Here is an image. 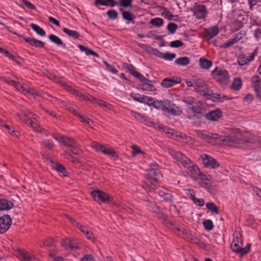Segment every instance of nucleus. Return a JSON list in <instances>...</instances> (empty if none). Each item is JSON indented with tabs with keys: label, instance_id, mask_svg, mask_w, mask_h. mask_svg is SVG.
<instances>
[{
	"label": "nucleus",
	"instance_id": "obj_1",
	"mask_svg": "<svg viewBox=\"0 0 261 261\" xmlns=\"http://www.w3.org/2000/svg\"><path fill=\"white\" fill-rule=\"evenodd\" d=\"M169 153L173 158L181 164L185 168L189 169L191 176L194 180H198L201 172L197 165H194L188 158L179 151L171 149L169 151Z\"/></svg>",
	"mask_w": 261,
	"mask_h": 261
},
{
	"label": "nucleus",
	"instance_id": "obj_2",
	"mask_svg": "<svg viewBox=\"0 0 261 261\" xmlns=\"http://www.w3.org/2000/svg\"><path fill=\"white\" fill-rule=\"evenodd\" d=\"M161 176L159 166L156 164H151L148 170L147 176L145 178L143 186L146 191L155 190L156 182Z\"/></svg>",
	"mask_w": 261,
	"mask_h": 261
},
{
	"label": "nucleus",
	"instance_id": "obj_3",
	"mask_svg": "<svg viewBox=\"0 0 261 261\" xmlns=\"http://www.w3.org/2000/svg\"><path fill=\"white\" fill-rule=\"evenodd\" d=\"M159 109H161L164 112L173 116H179L182 113V110L179 107L167 99L159 100Z\"/></svg>",
	"mask_w": 261,
	"mask_h": 261
},
{
	"label": "nucleus",
	"instance_id": "obj_4",
	"mask_svg": "<svg viewBox=\"0 0 261 261\" xmlns=\"http://www.w3.org/2000/svg\"><path fill=\"white\" fill-rule=\"evenodd\" d=\"M65 88L66 90L70 92L72 94L79 97L82 100L91 101L92 102H95L100 106L105 107L109 109H110L111 108V105L106 102V101L101 99H96L95 98L92 97L91 98H89L87 95L83 94L82 93L74 89L73 88L68 85L65 84Z\"/></svg>",
	"mask_w": 261,
	"mask_h": 261
},
{
	"label": "nucleus",
	"instance_id": "obj_5",
	"mask_svg": "<svg viewBox=\"0 0 261 261\" xmlns=\"http://www.w3.org/2000/svg\"><path fill=\"white\" fill-rule=\"evenodd\" d=\"M21 111L24 117L23 121L25 123L30 126L35 132H40L41 128L36 122L38 117L25 108L23 107Z\"/></svg>",
	"mask_w": 261,
	"mask_h": 261
},
{
	"label": "nucleus",
	"instance_id": "obj_6",
	"mask_svg": "<svg viewBox=\"0 0 261 261\" xmlns=\"http://www.w3.org/2000/svg\"><path fill=\"white\" fill-rule=\"evenodd\" d=\"M6 82L13 86L18 91L23 93L30 98H35L36 96L40 95L39 93L36 90L24 87L18 82L12 80H6Z\"/></svg>",
	"mask_w": 261,
	"mask_h": 261
},
{
	"label": "nucleus",
	"instance_id": "obj_7",
	"mask_svg": "<svg viewBox=\"0 0 261 261\" xmlns=\"http://www.w3.org/2000/svg\"><path fill=\"white\" fill-rule=\"evenodd\" d=\"M6 82L13 86L18 91L23 93L30 98H35L36 96L40 95L39 93L36 90L24 87L18 82L12 80H6Z\"/></svg>",
	"mask_w": 261,
	"mask_h": 261
},
{
	"label": "nucleus",
	"instance_id": "obj_8",
	"mask_svg": "<svg viewBox=\"0 0 261 261\" xmlns=\"http://www.w3.org/2000/svg\"><path fill=\"white\" fill-rule=\"evenodd\" d=\"M242 241L241 237H236L233 239L230 247L233 252L243 256L249 251L251 245L248 244L244 248H242Z\"/></svg>",
	"mask_w": 261,
	"mask_h": 261
},
{
	"label": "nucleus",
	"instance_id": "obj_9",
	"mask_svg": "<svg viewBox=\"0 0 261 261\" xmlns=\"http://www.w3.org/2000/svg\"><path fill=\"white\" fill-rule=\"evenodd\" d=\"M90 146L96 151H101L103 154L109 155L114 159H116L118 158V156L114 150L107 148L103 145L99 144L97 142L93 141L91 142Z\"/></svg>",
	"mask_w": 261,
	"mask_h": 261
},
{
	"label": "nucleus",
	"instance_id": "obj_10",
	"mask_svg": "<svg viewBox=\"0 0 261 261\" xmlns=\"http://www.w3.org/2000/svg\"><path fill=\"white\" fill-rule=\"evenodd\" d=\"M215 79L219 83L226 82L229 78L227 71L219 67H216L211 72Z\"/></svg>",
	"mask_w": 261,
	"mask_h": 261
},
{
	"label": "nucleus",
	"instance_id": "obj_11",
	"mask_svg": "<svg viewBox=\"0 0 261 261\" xmlns=\"http://www.w3.org/2000/svg\"><path fill=\"white\" fill-rule=\"evenodd\" d=\"M138 79L141 82L139 85V86L142 90L148 92H154L156 91V89L153 84V82L145 78L142 74Z\"/></svg>",
	"mask_w": 261,
	"mask_h": 261
},
{
	"label": "nucleus",
	"instance_id": "obj_12",
	"mask_svg": "<svg viewBox=\"0 0 261 261\" xmlns=\"http://www.w3.org/2000/svg\"><path fill=\"white\" fill-rule=\"evenodd\" d=\"M203 165L206 167H211L212 168H217L219 167V163L212 156L202 154L200 156Z\"/></svg>",
	"mask_w": 261,
	"mask_h": 261
},
{
	"label": "nucleus",
	"instance_id": "obj_13",
	"mask_svg": "<svg viewBox=\"0 0 261 261\" xmlns=\"http://www.w3.org/2000/svg\"><path fill=\"white\" fill-rule=\"evenodd\" d=\"M194 15L197 19H203L205 17L207 14L206 7L202 5L195 4L192 8Z\"/></svg>",
	"mask_w": 261,
	"mask_h": 261
},
{
	"label": "nucleus",
	"instance_id": "obj_14",
	"mask_svg": "<svg viewBox=\"0 0 261 261\" xmlns=\"http://www.w3.org/2000/svg\"><path fill=\"white\" fill-rule=\"evenodd\" d=\"M12 224V219L8 215H4L0 217V233L2 234L7 231Z\"/></svg>",
	"mask_w": 261,
	"mask_h": 261
},
{
	"label": "nucleus",
	"instance_id": "obj_15",
	"mask_svg": "<svg viewBox=\"0 0 261 261\" xmlns=\"http://www.w3.org/2000/svg\"><path fill=\"white\" fill-rule=\"evenodd\" d=\"M53 137L68 147L73 148L75 147V142L71 138L60 135H54Z\"/></svg>",
	"mask_w": 261,
	"mask_h": 261
},
{
	"label": "nucleus",
	"instance_id": "obj_16",
	"mask_svg": "<svg viewBox=\"0 0 261 261\" xmlns=\"http://www.w3.org/2000/svg\"><path fill=\"white\" fill-rule=\"evenodd\" d=\"M241 136L240 134H238L235 137L228 136H224L223 138L220 137V138L217 140L225 142L226 145L231 146L243 143V141L240 139Z\"/></svg>",
	"mask_w": 261,
	"mask_h": 261
},
{
	"label": "nucleus",
	"instance_id": "obj_17",
	"mask_svg": "<svg viewBox=\"0 0 261 261\" xmlns=\"http://www.w3.org/2000/svg\"><path fill=\"white\" fill-rule=\"evenodd\" d=\"M194 132L199 138L203 140H207L208 139L218 140L220 138V136L218 134H212L205 130H195Z\"/></svg>",
	"mask_w": 261,
	"mask_h": 261
},
{
	"label": "nucleus",
	"instance_id": "obj_18",
	"mask_svg": "<svg viewBox=\"0 0 261 261\" xmlns=\"http://www.w3.org/2000/svg\"><path fill=\"white\" fill-rule=\"evenodd\" d=\"M257 49L256 48L253 52L248 57H246L244 54L240 55L238 59V64L241 66H243L248 64L250 62L254 60V57L257 55Z\"/></svg>",
	"mask_w": 261,
	"mask_h": 261
},
{
	"label": "nucleus",
	"instance_id": "obj_19",
	"mask_svg": "<svg viewBox=\"0 0 261 261\" xmlns=\"http://www.w3.org/2000/svg\"><path fill=\"white\" fill-rule=\"evenodd\" d=\"M91 195L95 201H101L105 202L110 199L109 196L100 190H95L91 192Z\"/></svg>",
	"mask_w": 261,
	"mask_h": 261
},
{
	"label": "nucleus",
	"instance_id": "obj_20",
	"mask_svg": "<svg viewBox=\"0 0 261 261\" xmlns=\"http://www.w3.org/2000/svg\"><path fill=\"white\" fill-rule=\"evenodd\" d=\"M222 116V112L219 109L209 111L205 115L206 119L210 121H217Z\"/></svg>",
	"mask_w": 261,
	"mask_h": 261
},
{
	"label": "nucleus",
	"instance_id": "obj_21",
	"mask_svg": "<svg viewBox=\"0 0 261 261\" xmlns=\"http://www.w3.org/2000/svg\"><path fill=\"white\" fill-rule=\"evenodd\" d=\"M180 82L181 80L179 77L165 78L162 81L161 86L165 88H168L180 83Z\"/></svg>",
	"mask_w": 261,
	"mask_h": 261
},
{
	"label": "nucleus",
	"instance_id": "obj_22",
	"mask_svg": "<svg viewBox=\"0 0 261 261\" xmlns=\"http://www.w3.org/2000/svg\"><path fill=\"white\" fill-rule=\"evenodd\" d=\"M201 103L196 100L192 105L187 106V113H191V116H194L196 113L200 112Z\"/></svg>",
	"mask_w": 261,
	"mask_h": 261
},
{
	"label": "nucleus",
	"instance_id": "obj_23",
	"mask_svg": "<svg viewBox=\"0 0 261 261\" xmlns=\"http://www.w3.org/2000/svg\"><path fill=\"white\" fill-rule=\"evenodd\" d=\"M61 245L67 250H73L78 249L79 247L77 244L72 242L69 239H66L61 242Z\"/></svg>",
	"mask_w": 261,
	"mask_h": 261
},
{
	"label": "nucleus",
	"instance_id": "obj_24",
	"mask_svg": "<svg viewBox=\"0 0 261 261\" xmlns=\"http://www.w3.org/2000/svg\"><path fill=\"white\" fill-rule=\"evenodd\" d=\"M14 204L12 201L4 198H0V211H7L12 208Z\"/></svg>",
	"mask_w": 261,
	"mask_h": 261
},
{
	"label": "nucleus",
	"instance_id": "obj_25",
	"mask_svg": "<svg viewBox=\"0 0 261 261\" xmlns=\"http://www.w3.org/2000/svg\"><path fill=\"white\" fill-rule=\"evenodd\" d=\"M219 32V29L217 26H214L207 30L205 33V38L207 40H210L215 37Z\"/></svg>",
	"mask_w": 261,
	"mask_h": 261
},
{
	"label": "nucleus",
	"instance_id": "obj_26",
	"mask_svg": "<svg viewBox=\"0 0 261 261\" xmlns=\"http://www.w3.org/2000/svg\"><path fill=\"white\" fill-rule=\"evenodd\" d=\"M23 38L32 46L38 48H43L44 47V43L40 40L31 37H23Z\"/></svg>",
	"mask_w": 261,
	"mask_h": 261
},
{
	"label": "nucleus",
	"instance_id": "obj_27",
	"mask_svg": "<svg viewBox=\"0 0 261 261\" xmlns=\"http://www.w3.org/2000/svg\"><path fill=\"white\" fill-rule=\"evenodd\" d=\"M159 195L167 201H171L172 196L170 191L166 188H162L158 191Z\"/></svg>",
	"mask_w": 261,
	"mask_h": 261
},
{
	"label": "nucleus",
	"instance_id": "obj_28",
	"mask_svg": "<svg viewBox=\"0 0 261 261\" xmlns=\"http://www.w3.org/2000/svg\"><path fill=\"white\" fill-rule=\"evenodd\" d=\"M130 114L136 119L140 120L143 123H146L149 122V118L141 113L132 110L130 111Z\"/></svg>",
	"mask_w": 261,
	"mask_h": 261
},
{
	"label": "nucleus",
	"instance_id": "obj_29",
	"mask_svg": "<svg viewBox=\"0 0 261 261\" xmlns=\"http://www.w3.org/2000/svg\"><path fill=\"white\" fill-rule=\"evenodd\" d=\"M70 111H71L75 115L77 116L80 119V120L83 122L90 125L91 123H93V121L89 118L87 117L84 115L80 114L76 110H74L72 108L70 109Z\"/></svg>",
	"mask_w": 261,
	"mask_h": 261
},
{
	"label": "nucleus",
	"instance_id": "obj_30",
	"mask_svg": "<svg viewBox=\"0 0 261 261\" xmlns=\"http://www.w3.org/2000/svg\"><path fill=\"white\" fill-rule=\"evenodd\" d=\"M123 67L128 70L130 74L134 77L139 79V77L142 75L137 71H136L135 68L133 65L127 63H124L122 64Z\"/></svg>",
	"mask_w": 261,
	"mask_h": 261
},
{
	"label": "nucleus",
	"instance_id": "obj_31",
	"mask_svg": "<svg viewBox=\"0 0 261 261\" xmlns=\"http://www.w3.org/2000/svg\"><path fill=\"white\" fill-rule=\"evenodd\" d=\"M130 96L135 101L140 103H145L146 102V99L147 96L139 93H132L130 94Z\"/></svg>",
	"mask_w": 261,
	"mask_h": 261
},
{
	"label": "nucleus",
	"instance_id": "obj_32",
	"mask_svg": "<svg viewBox=\"0 0 261 261\" xmlns=\"http://www.w3.org/2000/svg\"><path fill=\"white\" fill-rule=\"evenodd\" d=\"M212 62L210 60L201 58L199 59V66L203 69H208L212 65Z\"/></svg>",
	"mask_w": 261,
	"mask_h": 261
},
{
	"label": "nucleus",
	"instance_id": "obj_33",
	"mask_svg": "<svg viewBox=\"0 0 261 261\" xmlns=\"http://www.w3.org/2000/svg\"><path fill=\"white\" fill-rule=\"evenodd\" d=\"M79 48H80V50L81 51H84L86 55H92L96 57H99L98 55L93 50L89 49V48L86 47L85 46H84L81 44H79L78 45Z\"/></svg>",
	"mask_w": 261,
	"mask_h": 261
},
{
	"label": "nucleus",
	"instance_id": "obj_34",
	"mask_svg": "<svg viewBox=\"0 0 261 261\" xmlns=\"http://www.w3.org/2000/svg\"><path fill=\"white\" fill-rule=\"evenodd\" d=\"M190 59L187 57H182L177 58L175 60V63L179 66H185L188 65L190 63Z\"/></svg>",
	"mask_w": 261,
	"mask_h": 261
},
{
	"label": "nucleus",
	"instance_id": "obj_35",
	"mask_svg": "<svg viewBox=\"0 0 261 261\" xmlns=\"http://www.w3.org/2000/svg\"><path fill=\"white\" fill-rule=\"evenodd\" d=\"M145 104L149 106H153L154 108L159 109V100H154L153 98L147 96Z\"/></svg>",
	"mask_w": 261,
	"mask_h": 261
},
{
	"label": "nucleus",
	"instance_id": "obj_36",
	"mask_svg": "<svg viewBox=\"0 0 261 261\" xmlns=\"http://www.w3.org/2000/svg\"><path fill=\"white\" fill-rule=\"evenodd\" d=\"M189 191L190 192L191 199L194 203L198 206H203L204 204V200L202 198H196L193 193H191V192L193 193V190H190Z\"/></svg>",
	"mask_w": 261,
	"mask_h": 261
},
{
	"label": "nucleus",
	"instance_id": "obj_37",
	"mask_svg": "<svg viewBox=\"0 0 261 261\" xmlns=\"http://www.w3.org/2000/svg\"><path fill=\"white\" fill-rule=\"evenodd\" d=\"M119 10L122 12V17L124 19L132 21L135 19V16L133 13L124 11L122 8H120Z\"/></svg>",
	"mask_w": 261,
	"mask_h": 261
},
{
	"label": "nucleus",
	"instance_id": "obj_38",
	"mask_svg": "<svg viewBox=\"0 0 261 261\" xmlns=\"http://www.w3.org/2000/svg\"><path fill=\"white\" fill-rule=\"evenodd\" d=\"M63 31L69 36L74 39H77L80 36L79 33L76 31H72L67 28H64Z\"/></svg>",
	"mask_w": 261,
	"mask_h": 261
},
{
	"label": "nucleus",
	"instance_id": "obj_39",
	"mask_svg": "<svg viewBox=\"0 0 261 261\" xmlns=\"http://www.w3.org/2000/svg\"><path fill=\"white\" fill-rule=\"evenodd\" d=\"M163 11L161 12V15L170 20H175L174 17L177 18V15H174L170 13V12L166 8H163Z\"/></svg>",
	"mask_w": 261,
	"mask_h": 261
},
{
	"label": "nucleus",
	"instance_id": "obj_40",
	"mask_svg": "<svg viewBox=\"0 0 261 261\" xmlns=\"http://www.w3.org/2000/svg\"><path fill=\"white\" fill-rule=\"evenodd\" d=\"M49 39L54 43L58 45H64L65 46V44L63 43L62 40L58 37L57 36L51 34L49 36Z\"/></svg>",
	"mask_w": 261,
	"mask_h": 261
},
{
	"label": "nucleus",
	"instance_id": "obj_41",
	"mask_svg": "<svg viewBox=\"0 0 261 261\" xmlns=\"http://www.w3.org/2000/svg\"><path fill=\"white\" fill-rule=\"evenodd\" d=\"M30 26L31 28L35 32H36L38 35L43 36L45 35V32L44 31L43 29H42L40 27L39 25L35 24V23H31L30 24Z\"/></svg>",
	"mask_w": 261,
	"mask_h": 261
},
{
	"label": "nucleus",
	"instance_id": "obj_42",
	"mask_svg": "<svg viewBox=\"0 0 261 261\" xmlns=\"http://www.w3.org/2000/svg\"><path fill=\"white\" fill-rule=\"evenodd\" d=\"M130 147L133 149L132 155L133 157H135L139 154L142 155H144L145 154L144 152L141 150L137 145L134 144L132 145Z\"/></svg>",
	"mask_w": 261,
	"mask_h": 261
},
{
	"label": "nucleus",
	"instance_id": "obj_43",
	"mask_svg": "<svg viewBox=\"0 0 261 261\" xmlns=\"http://www.w3.org/2000/svg\"><path fill=\"white\" fill-rule=\"evenodd\" d=\"M192 240L193 241V243L197 244L200 248L206 250L209 249V247L201 240L196 238H192Z\"/></svg>",
	"mask_w": 261,
	"mask_h": 261
},
{
	"label": "nucleus",
	"instance_id": "obj_44",
	"mask_svg": "<svg viewBox=\"0 0 261 261\" xmlns=\"http://www.w3.org/2000/svg\"><path fill=\"white\" fill-rule=\"evenodd\" d=\"M206 207L213 213L217 215L219 214L218 208L214 203L207 202L206 203Z\"/></svg>",
	"mask_w": 261,
	"mask_h": 261
},
{
	"label": "nucleus",
	"instance_id": "obj_45",
	"mask_svg": "<svg viewBox=\"0 0 261 261\" xmlns=\"http://www.w3.org/2000/svg\"><path fill=\"white\" fill-rule=\"evenodd\" d=\"M242 81L239 78H236L234 79L231 88L233 90H238L240 89L242 86Z\"/></svg>",
	"mask_w": 261,
	"mask_h": 261
},
{
	"label": "nucleus",
	"instance_id": "obj_46",
	"mask_svg": "<svg viewBox=\"0 0 261 261\" xmlns=\"http://www.w3.org/2000/svg\"><path fill=\"white\" fill-rule=\"evenodd\" d=\"M164 20L161 18H154L150 20V23L153 26L160 27L163 24Z\"/></svg>",
	"mask_w": 261,
	"mask_h": 261
},
{
	"label": "nucleus",
	"instance_id": "obj_47",
	"mask_svg": "<svg viewBox=\"0 0 261 261\" xmlns=\"http://www.w3.org/2000/svg\"><path fill=\"white\" fill-rule=\"evenodd\" d=\"M203 224L204 228L207 230H211L214 227L213 222L211 220H205L203 221Z\"/></svg>",
	"mask_w": 261,
	"mask_h": 261
},
{
	"label": "nucleus",
	"instance_id": "obj_48",
	"mask_svg": "<svg viewBox=\"0 0 261 261\" xmlns=\"http://www.w3.org/2000/svg\"><path fill=\"white\" fill-rule=\"evenodd\" d=\"M108 17L110 19H116L118 17V14L116 11L114 10H110L107 12Z\"/></svg>",
	"mask_w": 261,
	"mask_h": 261
},
{
	"label": "nucleus",
	"instance_id": "obj_49",
	"mask_svg": "<svg viewBox=\"0 0 261 261\" xmlns=\"http://www.w3.org/2000/svg\"><path fill=\"white\" fill-rule=\"evenodd\" d=\"M132 0H120L119 1V3L121 6L124 7H132Z\"/></svg>",
	"mask_w": 261,
	"mask_h": 261
},
{
	"label": "nucleus",
	"instance_id": "obj_50",
	"mask_svg": "<svg viewBox=\"0 0 261 261\" xmlns=\"http://www.w3.org/2000/svg\"><path fill=\"white\" fill-rule=\"evenodd\" d=\"M20 254L23 257V261H32V257L25 251H20Z\"/></svg>",
	"mask_w": 261,
	"mask_h": 261
},
{
	"label": "nucleus",
	"instance_id": "obj_51",
	"mask_svg": "<svg viewBox=\"0 0 261 261\" xmlns=\"http://www.w3.org/2000/svg\"><path fill=\"white\" fill-rule=\"evenodd\" d=\"M177 29V25L174 23H169L167 26V30L171 34H174Z\"/></svg>",
	"mask_w": 261,
	"mask_h": 261
},
{
	"label": "nucleus",
	"instance_id": "obj_52",
	"mask_svg": "<svg viewBox=\"0 0 261 261\" xmlns=\"http://www.w3.org/2000/svg\"><path fill=\"white\" fill-rule=\"evenodd\" d=\"M183 44L184 43L181 41L179 40H176L171 41L170 43V46L171 47L177 48L182 46Z\"/></svg>",
	"mask_w": 261,
	"mask_h": 261
},
{
	"label": "nucleus",
	"instance_id": "obj_53",
	"mask_svg": "<svg viewBox=\"0 0 261 261\" xmlns=\"http://www.w3.org/2000/svg\"><path fill=\"white\" fill-rule=\"evenodd\" d=\"M4 54L5 55L8 57L10 59H11L13 61H14L17 64H19V61H18V59H20L19 57H15L13 56L12 54H10L7 50L4 51Z\"/></svg>",
	"mask_w": 261,
	"mask_h": 261
},
{
	"label": "nucleus",
	"instance_id": "obj_54",
	"mask_svg": "<svg viewBox=\"0 0 261 261\" xmlns=\"http://www.w3.org/2000/svg\"><path fill=\"white\" fill-rule=\"evenodd\" d=\"M245 35V34L242 33V32H240L239 33H238L236 34L232 39L234 42V43H237L239 40L243 39L244 36Z\"/></svg>",
	"mask_w": 261,
	"mask_h": 261
},
{
	"label": "nucleus",
	"instance_id": "obj_55",
	"mask_svg": "<svg viewBox=\"0 0 261 261\" xmlns=\"http://www.w3.org/2000/svg\"><path fill=\"white\" fill-rule=\"evenodd\" d=\"M253 89L255 92L256 96L261 101V88L259 85H253Z\"/></svg>",
	"mask_w": 261,
	"mask_h": 261
},
{
	"label": "nucleus",
	"instance_id": "obj_56",
	"mask_svg": "<svg viewBox=\"0 0 261 261\" xmlns=\"http://www.w3.org/2000/svg\"><path fill=\"white\" fill-rule=\"evenodd\" d=\"M197 100L192 97H189L185 98H184L182 101L186 103L188 106H190L192 105V104L195 102Z\"/></svg>",
	"mask_w": 261,
	"mask_h": 261
},
{
	"label": "nucleus",
	"instance_id": "obj_57",
	"mask_svg": "<svg viewBox=\"0 0 261 261\" xmlns=\"http://www.w3.org/2000/svg\"><path fill=\"white\" fill-rule=\"evenodd\" d=\"M55 168L57 171L63 173L64 176L66 175V169L62 165L57 164Z\"/></svg>",
	"mask_w": 261,
	"mask_h": 261
},
{
	"label": "nucleus",
	"instance_id": "obj_58",
	"mask_svg": "<svg viewBox=\"0 0 261 261\" xmlns=\"http://www.w3.org/2000/svg\"><path fill=\"white\" fill-rule=\"evenodd\" d=\"M3 126L7 129L8 132L12 136H15L16 137L18 136V134H19L18 132H17V131H15L14 130H11V127H10V126L9 125H6V124H4V125Z\"/></svg>",
	"mask_w": 261,
	"mask_h": 261
},
{
	"label": "nucleus",
	"instance_id": "obj_59",
	"mask_svg": "<svg viewBox=\"0 0 261 261\" xmlns=\"http://www.w3.org/2000/svg\"><path fill=\"white\" fill-rule=\"evenodd\" d=\"M199 184L202 188L206 189H210L212 187V184L209 180L199 182Z\"/></svg>",
	"mask_w": 261,
	"mask_h": 261
},
{
	"label": "nucleus",
	"instance_id": "obj_60",
	"mask_svg": "<svg viewBox=\"0 0 261 261\" xmlns=\"http://www.w3.org/2000/svg\"><path fill=\"white\" fill-rule=\"evenodd\" d=\"M235 43L232 39L229 40L227 42L221 45L220 47L222 48H226L234 44Z\"/></svg>",
	"mask_w": 261,
	"mask_h": 261
},
{
	"label": "nucleus",
	"instance_id": "obj_61",
	"mask_svg": "<svg viewBox=\"0 0 261 261\" xmlns=\"http://www.w3.org/2000/svg\"><path fill=\"white\" fill-rule=\"evenodd\" d=\"M176 57L174 53H167L164 55V59L167 60L172 61Z\"/></svg>",
	"mask_w": 261,
	"mask_h": 261
},
{
	"label": "nucleus",
	"instance_id": "obj_62",
	"mask_svg": "<svg viewBox=\"0 0 261 261\" xmlns=\"http://www.w3.org/2000/svg\"><path fill=\"white\" fill-rule=\"evenodd\" d=\"M22 3L25 6L30 9L35 10L36 9L35 6L27 0H22Z\"/></svg>",
	"mask_w": 261,
	"mask_h": 261
},
{
	"label": "nucleus",
	"instance_id": "obj_63",
	"mask_svg": "<svg viewBox=\"0 0 261 261\" xmlns=\"http://www.w3.org/2000/svg\"><path fill=\"white\" fill-rule=\"evenodd\" d=\"M251 82L253 85H259V77L258 75H254L251 79Z\"/></svg>",
	"mask_w": 261,
	"mask_h": 261
},
{
	"label": "nucleus",
	"instance_id": "obj_64",
	"mask_svg": "<svg viewBox=\"0 0 261 261\" xmlns=\"http://www.w3.org/2000/svg\"><path fill=\"white\" fill-rule=\"evenodd\" d=\"M43 144L45 147L48 149H52L54 147V144L49 140H46L43 142Z\"/></svg>",
	"mask_w": 261,
	"mask_h": 261
}]
</instances>
